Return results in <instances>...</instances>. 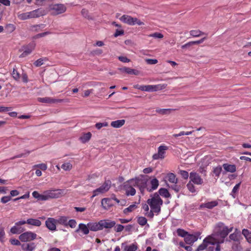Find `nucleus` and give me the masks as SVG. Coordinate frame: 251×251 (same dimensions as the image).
I'll list each match as a JSON object with an SVG mask.
<instances>
[{
    "mask_svg": "<svg viewBox=\"0 0 251 251\" xmlns=\"http://www.w3.org/2000/svg\"><path fill=\"white\" fill-rule=\"evenodd\" d=\"M151 198L147 200L148 204L155 213L158 214L161 211V206L163 204V201L157 193H154L151 196Z\"/></svg>",
    "mask_w": 251,
    "mask_h": 251,
    "instance_id": "1",
    "label": "nucleus"
},
{
    "mask_svg": "<svg viewBox=\"0 0 251 251\" xmlns=\"http://www.w3.org/2000/svg\"><path fill=\"white\" fill-rule=\"evenodd\" d=\"M216 227L218 228L217 232L220 237L222 238V240L220 243H223L224 239L227 235L233 230V227L231 226L229 228L224 225L222 222H219L216 225Z\"/></svg>",
    "mask_w": 251,
    "mask_h": 251,
    "instance_id": "2",
    "label": "nucleus"
},
{
    "mask_svg": "<svg viewBox=\"0 0 251 251\" xmlns=\"http://www.w3.org/2000/svg\"><path fill=\"white\" fill-rule=\"evenodd\" d=\"M87 226L90 230L97 231L102 229L104 228H110V223L106 220H101L98 223H89Z\"/></svg>",
    "mask_w": 251,
    "mask_h": 251,
    "instance_id": "3",
    "label": "nucleus"
},
{
    "mask_svg": "<svg viewBox=\"0 0 251 251\" xmlns=\"http://www.w3.org/2000/svg\"><path fill=\"white\" fill-rule=\"evenodd\" d=\"M120 20L122 22L129 25H144V23L137 18L132 17L131 16L127 15H123L121 18H120Z\"/></svg>",
    "mask_w": 251,
    "mask_h": 251,
    "instance_id": "4",
    "label": "nucleus"
},
{
    "mask_svg": "<svg viewBox=\"0 0 251 251\" xmlns=\"http://www.w3.org/2000/svg\"><path fill=\"white\" fill-rule=\"evenodd\" d=\"M63 190L61 189L50 190L44 191L46 201L50 199H56L63 194Z\"/></svg>",
    "mask_w": 251,
    "mask_h": 251,
    "instance_id": "5",
    "label": "nucleus"
},
{
    "mask_svg": "<svg viewBox=\"0 0 251 251\" xmlns=\"http://www.w3.org/2000/svg\"><path fill=\"white\" fill-rule=\"evenodd\" d=\"M66 6L62 3L54 4L50 6L51 14L54 15L62 14L66 11Z\"/></svg>",
    "mask_w": 251,
    "mask_h": 251,
    "instance_id": "6",
    "label": "nucleus"
},
{
    "mask_svg": "<svg viewBox=\"0 0 251 251\" xmlns=\"http://www.w3.org/2000/svg\"><path fill=\"white\" fill-rule=\"evenodd\" d=\"M220 243H221L217 242L212 235H210V240L208 241L206 251H220Z\"/></svg>",
    "mask_w": 251,
    "mask_h": 251,
    "instance_id": "7",
    "label": "nucleus"
},
{
    "mask_svg": "<svg viewBox=\"0 0 251 251\" xmlns=\"http://www.w3.org/2000/svg\"><path fill=\"white\" fill-rule=\"evenodd\" d=\"M25 224V221L21 220L15 223L10 230V232L13 234H22L25 230L24 227L21 226L22 225Z\"/></svg>",
    "mask_w": 251,
    "mask_h": 251,
    "instance_id": "8",
    "label": "nucleus"
},
{
    "mask_svg": "<svg viewBox=\"0 0 251 251\" xmlns=\"http://www.w3.org/2000/svg\"><path fill=\"white\" fill-rule=\"evenodd\" d=\"M37 234L32 231H26L22 233L19 236L20 240L23 242H27L35 239Z\"/></svg>",
    "mask_w": 251,
    "mask_h": 251,
    "instance_id": "9",
    "label": "nucleus"
},
{
    "mask_svg": "<svg viewBox=\"0 0 251 251\" xmlns=\"http://www.w3.org/2000/svg\"><path fill=\"white\" fill-rule=\"evenodd\" d=\"M109 188L110 186H109L108 183L105 182L100 187L93 191V195L91 197V198H93L100 194H103L107 192L109 189Z\"/></svg>",
    "mask_w": 251,
    "mask_h": 251,
    "instance_id": "10",
    "label": "nucleus"
},
{
    "mask_svg": "<svg viewBox=\"0 0 251 251\" xmlns=\"http://www.w3.org/2000/svg\"><path fill=\"white\" fill-rule=\"evenodd\" d=\"M168 149V147L164 145L159 146L158 148V152L152 156V158L154 160L158 159H163L164 158L165 151Z\"/></svg>",
    "mask_w": 251,
    "mask_h": 251,
    "instance_id": "11",
    "label": "nucleus"
},
{
    "mask_svg": "<svg viewBox=\"0 0 251 251\" xmlns=\"http://www.w3.org/2000/svg\"><path fill=\"white\" fill-rule=\"evenodd\" d=\"M189 178L191 182H192L197 185H201L203 183V179L199 176V175L194 172L190 173Z\"/></svg>",
    "mask_w": 251,
    "mask_h": 251,
    "instance_id": "12",
    "label": "nucleus"
},
{
    "mask_svg": "<svg viewBox=\"0 0 251 251\" xmlns=\"http://www.w3.org/2000/svg\"><path fill=\"white\" fill-rule=\"evenodd\" d=\"M56 219L53 218H48L45 222L46 227L50 231H54L56 230Z\"/></svg>",
    "mask_w": 251,
    "mask_h": 251,
    "instance_id": "13",
    "label": "nucleus"
},
{
    "mask_svg": "<svg viewBox=\"0 0 251 251\" xmlns=\"http://www.w3.org/2000/svg\"><path fill=\"white\" fill-rule=\"evenodd\" d=\"M38 101L42 103H54L65 101L63 99H53L50 97L38 98Z\"/></svg>",
    "mask_w": 251,
    "mask_h": 251,
    "instance_id": "14",
    "label": "nucleus"
},
{
    "mask_svg": "<svg viewBox=\"0 0 251 251\" xmlns=\"http://www.w3.org/2000/svg\"><path fill=\"white\" fill-rule=\"evenodd\" d=\"M137 184V187L139 188L141 193L143 194L145 190H147V188L148 187V180L138 177Z\"/></svg>",
    "mask_w": 251,
    "mask_h": 251,
    "instance_id": "15",
    "label": "nucleus"
},
{
    "mask_svg": "<svg viewBox=\"0 0 251 251\" xmlns=\"http://www.w3.org/2000/svg\"><path fill=\"white\" fill-rule=\"evenodd\" d=\"M35 45L34 44H29L24 47L23 53L20 55V57H25L30 54L34 50Z\"/></svg>",
    "mask_w": 251,
    "mask_h": 251,
    "instance_id": "16",
    "label": "nucleus"
},
{
    "mask_svg": "<svg viewBox=\"0 0 251 251\" xmlns=\"http://www.w3.org/2000/svg\"><path fill=\"white\" fill-rule=\"evenodd\" d=\"M199 234L198 235H193V234H188L184 238L185 242L187 244H192L196 242L198 239V236Z\"/></svg>",
    "mask_w": 251,
    "mask_h": 251,
    "instance_id": "17",
    "label": "nucleus"
},
{
    "mask_svg": "<svg viewBox=\"0 0 251 251\" xmlns=\"http://www.w3.org/2000/svg\"><path fill=\"white\" fill-rule=\"evenodd\" d=\"M150 184L151 186H148L147 188V191L149 192H151L157 188L159 185V181L157 178H153L151 180Z\"/></svg>",
    "mask_w": 251,
    "mask_h": 251,
    "instance_id": "18",
    "label": "nucleus"
},
{
    "mask_svg": "<svg viewBox=\"0 0 251 251\" xmlns=\"http://www.w3.org/2000/svg\"><path fill=\"white\" fill-rule=\"evenodd\" d=\"M240 232H238V229L236 228L235 232L231 234L229 238L230 240L235 241L236 242L235 244L237 246L240 244Z\"/></svg>",
    "mask_w": 251,
    "mask_h": 251,
    "instance_id": "19",
    "label": "nucleus"
},
{
    "mask_svg": "<svg viewBox=\"0 0 251 251\" xmlns=\"http://www.w3.org/2000/svg\"><path fill=\"white\" fill-rule=\"evenodd\" d=\"M119 70L121 72H125L129 75H137L139 74V71L126 67L121 68L119 69Z\"/></svg>",
    "mask_w": 251,
    "mask_h": 251,
    "instance_id": "20",
    "label": "nucleus"
},
{
    "mask_svg": "<svg viewBox=\"0 0 251 251\" xmlns=\"http://www.w3.org/2000/svg\"><path fill=\"white\" fill-rule=\"evenodd\" d=\"M210 240V236L206 237L203 240L201 244L199 246L196 251H201L205 249H207L208 241Z\"/></svg>",
    "mask_w": 251,
    "mask_h": 251,
    "instance_id": "21",
    "label": "nucleus"
},
{
    "mask_svg": "<svg viewBox=\"0 0 251 251\" xmlns=\"http://www.w3.org/2000/svg\"><path fill=\"white\" fill-rule=\"evenodd\" d=\"M223 167L227 172L234 173L236 171V167L234 164L225 163L223 165Z\"/></svg>",
    "mask_w": 251,
    "mask_h": 251,
    "instance_id": "22",
    "label": "nucleus"
},
{
    "mask_svg": "<svg viewBox=\"0 0 251 251\" xmlns=\"http://www.w3.org/2000/svg\"><path fill=\"white\" fill-rule=\"evenodd\" d=\"M35 248L36 245L34 243L23 244L22 245V250L25 251H32Z\"/></svg>",
    "mask_w": 251,
    "mask_h": 251,
    "instance_id": "23",
    "label": "nucleus"
},
{
    "mask_svg": "<svg viewBox=\"0 0 251 251\" xmlns=\"http://www.w3.org/2000/svg\"><path fill=\"white\" fill-rule=\"evenodd\" d=\"M81 231L85 235L88 234L89 232V228L88 226L84 224H80L78 225V228L75 230L76 232Z\"/></svg>",
    "mask_w": 251,
    "mask_h": 251,
    "instance_id": "24",
    "label": "nucleus"
},
{
    "mask_svg": "<svg viewBox=\"0 0 251 251\" xmlns=\"http://www.w3.org/2000/svg\"><path fill=\"white\" fill-rule=\"evenodd\" d=\"M25 224L35 226H40L42 224L41 222L39 220L32 218L28 219L25 221Z\"/></svg>",
    "mask_w": 251,
    "mask_h": 251,
    "instance_id": "25",
    "label": "nucleus"
},
{
    "mask_svg": "<svg viewBox=\"0 0 251 251\" xmlns=\"http://www.w3.org/2000/svg\"><path fill=\"white\" fill-rule=\"evenodd\" d=\"M218 203L216 201H213L209 202H207L204 203H202L201 205V207H204L208 209H212L213 207L216 206Z\"/></svg>",
    "mask_w": 251,
    "mask_h": 251,
    "instance_id": "26",
    "label": "nucleus"
},
{
    "mask_svg": "<svg viewBox=\"0 0 251 251\" xmlns=\"http://www.w3.org/2000/svg\"><path fill=\"white\" fill-rule=\"evenodd\" d=\"M124 189L126 191V194L127 196H134L136 194V190L134 188L124 185Z\"/></svg>",
    "mask_w": 251,
    "mask_h": 251,
    "instance_id": "27",
    "label": "nucleus"
},
{
    "mask_svg": "<svg viewBox=\"0 0 251 251\" xmlns=\"http://www.w3.org/2000/svg\"><path fill=\"white\" fill-rule=\"evenodd\" d=\"M92 134L89 132L86 133H84L81 136L79 137V140L82 143H85L88 142L91 139Z\"/></svg>",
    "mask_w": 251,
    "mask_h": 251,
    "instance_id": "28",
    "label": "nucleus"
},
{
    "mask_svg": "<svg viewBox=\"0 0 251 251\" xmlns=\"http://www.w3.org/2000/svg\"><path fill=\"white\" fill-rule=\"evenodd\" d=\"M125 124V120H118L111 123V126L115 128H120Z\"/></svg>",
    "mask_w": 251,
    "mask_h": 251,
    "instance_id": "29",
    "label": "nucleus"
},
{
    "mask_svg": "<svg viewBox=\"0 0 251 251\" xmlns=\"http://www.w3.org/2000/svg\"><path fill=\"white\" fill-rule=\"evenodd\" d=\"M112 25H115L116 26L119 27V28H117L116 30V31L113 35L115 37H117L119 36L124 35V30L122 28H121V26L120 25L117 24L116 22H114L112 23Z\"/></svg>",
    "mask_w": 251,
    "mask_h": 251,
    "instance_id": "30",
    "label": "nucleus"
},
{
    "mask_svg": "<svg viewBox=\"0 0 251 251\" xmlns=\"http://www.w3.org/2000/svg\"><path fill=\"white\" fill-rule=\"evenodd\" d=\"M32 196L33 197L37 199L38 201H45L46 198H45V195L44 192L43 194H39L37 191H33L32 192Z\"/></svg>",
    "mask_w": 251,
    "mask_h": 251,
    "instance_id": "31",
    "label": "nucleus"
},
{
    "mask_svg": "<svg viewBox=\"0 0 251 251\" xmlns=\"http://www.w3.org/2000/svg\"><path fill=\"white\" fill-rule=\"evenodd\" d=\"M138 177H136L135 178L130 179L125 183V185H128V186H130L131 187H137L138 184Z\"/></svg>",
    "mask_w": 251,
    "mask_h": 251,
    "instance_id": "32",
    "label": "nucleus"
},
{
    "mask_svg": "<svg viewBox=\"0 0 251 251\" xmlns=\"http://www.w3.org/2000/svg\"><path fill=\"white\" fill-rule=\"evenodd\" d=\"M101 204L103 209L108 210L110 208V199L109 198L102 199Z\"/></svg>",
    "mask_w": 251,
    "mask_h": 251,
    "instance_id": "33",
    "label": "nucleus"
},
{
    "mask_svg": "<svg viewBox=\"0 0 251 251\" xmlns=\"http://www.w3.org/2000/svg\"><path fill=\"white\" fill-rule=\"evenodd\" d=\"M190 34L194 37H198L202 35H205L206 36L207 35V33L202 32L200 30H192L190 31Z\"/></svg>",
    "mask_w": 251,
    "mask_h": 251,
    "instance_id": "34",
    "label": "nucleus"
},
{
    "mask_svg": "<svg viewBox=\"0 0 251 251\" xmlns=\"http://www.w3.org/2000/svg\"><path fill=\"white\" fill-rule=\"evenodd\" d=\"M57 224L63 225L65 226H68V218L66 216H61L56 219Z\"/></svg>",
    "mask_w": 251,
    "mask_h": 251,
    "instance_id": "35",
    "label": "nucleus"
},
{
    "mask_svg": "<svg viewBox=\"0 0 251 251\" xmlns=\"http://www.w3.org/2000/svg\"><path fill=\"white\" fill-rule=\"evenodd\" d=\"M157 193L159 194V196L161 195V196H162L165 198H168L170 197V196H171L168 190L167 189L164 188H160L159 190Z\"/></svg>",
    "mask_w": 251,
    "mask_h": 251,
    "instance_id": "36",
    "label": "nucleus"
},
{
    "mask_svg": "<svg viewBox=\"0 0 251 251\" xmlns=\"http://www.w3.org/2000/svg\"><path fill=\"white\" fill-rule=\"evenodd\" d=\"M30 13L32 18L39 17L44 15V11L40 9L30 11Z\"/></svg>",
    "mask_w": 251,
    "mask_h": 251,
    "instance_id": "37",
    "label": "nucleus"
},
{
    "mask_svg": "<svg viewBox=\"0 0 251 251\" xmlns=\"http://www.w3.org/2000/svg\"><path fill=\"white\" fill-rule=\"evenodd\" d=\"M137 208V203L135 202L133 204H131L128 207L125 208L123 212L124 214L127 215L128 213L132 212L134 210Z\"/></svg>",
    "mask_w": 251,
    "mask_h": 251,
    "instance_id": "38",
    "label": "nucleus"
},
{
    "mask_svg": "<svg viewBox=\"0 0 251 251\" xmlns=\"http://www.w3.org/2000/svg\"><path fill=\"white\" fill-rule=\"evenodd\" d=\"M242 234L246 238L247 241L251 244V231L247 229H243L242 230Z\"/></svg>",
    "mask_w": 251,
    "mask_h": 251,
    "instance_id": "39",
    "label": "nucleus"
},
{
    "mask_svg": "<svg viewBox=\"0 0 251 251\" xmlns=\"http://www.w3.org/2000/svg\"><path fill=\"white\" fill-rule=\"evenodd\" d=\"M138 249V245L136 243L126 246L124 248V251H136Z\"/></svg>",
    "mask_w": 251,
    "mask_h": 251,
    "instance_id": "40",
    "label": "nucleus"
},
{
    "mask_svg": "<svg viewBox=\"0 0 251 251\" xmlns=\"http://www.w3.org/2000/svg\"><path fill=\"white\" fill-rule=\"evenodd\" d=\"M18 17L19 19L21 20H25L28 19L32 18L30 12L19 14Z\"/></svg>",
    "mask_w": 251,
    "mask_h": 251,
    "instance_id": "41",
    "label": "nucleus"
},
{
    "mask_svg": "<svg viewBox=\"0 0 251 251\" xmlns=\"http://www.w3.org/2000/svg\"><path fill=\"white\" fill-rule=\"evenodd\" d=\"M167 178L170 182L176 183L177 182V179L176 178V175L173 173H169L167 175Z\"/></svg>",
    "mask_w": 251,
    "mask_h": 251,
    "instance_id": "42",
    "label": "nucleus"
},
{
    "mask_svg": "<svg viewBox=\"0 0 251 251\" xmlns=\"http://www.w3.org/2000/svg\"><path fill=\"white\" fill-rule=\"evenodd\" d=\"M153 85V90L152 92H155L159 90H161L165 89L167 85L165 84H159L157 85Z\"/></svg>",
    "mask_w": 251,
    "mask_h": 251,
    "instance_id": "43",
    "label": "nucleus"
},
{
    "mask_svg": "<svg viewBox=\"0 0 251 251\" xmlns=\"http://www.w3.org/2000/svg\"><path fill=\"white\" fill-rule=\"evenodd\" d=\"M44 27L45 25L44 24L36 25L31 26V29L32 31H38L40 29Z\"/></svg>",
    "mask_w": 251,
    "mask_h": 251,
    "instance_id": "44",
    "label": "nucleus"
},
{
    "mask_svg": "<svg viewBox=\"0 0 251 251\" xmlns=\"http://www.w3.org/2000/svg\"><path fill=\"white\" fill-rule=\"evenodd\" d=\"M5 29L8 33H12L15 29V26L13 24H7L5 26Z\"/></svg>",
    "mask_w": 251,
    "mask_h": 251,
    "instance_id": "45",
    "label": "nucleus"
},
{
    "mask_svg": "<svg viewBox=\"0 0 251 251\" xmlns=\"http://www.w3.org/2000/svg\"><path fill=\"white\" fill-rule=\"evenodd\" d=\"M12 76L14 78V79L16 80H18L20 77V74L18 72L17 69L15 68H13L12 73Z\"/></svg>",
    "mask_w": 251,
    "mask_h": 251,
    "instance_id": "46",
    "label": "nucleus"
},
{
    "mask_svg": "<svg viewBox=\"0 0 251 251\" xmlns=\"http://www.w3.org/2000/svg\"><path fill=\"white\" fill-rule=\"evenodd\" d=\"M137 222L140 225L144 226L147 224V220L144 217H139L138 218Z\"/></svg>",
    "mask_w": 251,
    "mask_h": 251,
    "instance_id": "47",
    "label": "nucleus"
},
{
    "mask_svg": "<svg viewBox=\"0 0 251 251\" xmlns=\"http://www.w3.org/2000/svg\"><path fill=\"white\" fill-rule=\"evenodd\" d=\"M222 168L221 166H219L216 168H214L213 171V173L215 174V175L219 177L220 176V175L222 172Z\"/></svg>",
    "mask_w": 251,
    "mask_h": 251,
    "instance_id": "48",
    "label": "nucleus"
},
{
    "mask_svg": "<svg viewBox=\"0 0 251 251\" xmlns=\"http://www.w3.org/2000/svg\"><path fill=\"white\" fill-rule=\"evenodd\" d=\"M30 152H31L30 151H26L25 152L22 153H20V154H19L18 155L14 156L12 157L11 159H14L17 158H21V157H26L28 154H29Z\"/></svg>",
    "mask_w": 251,
    "mask_h": 251,
    "instance_id": "49",
    "label": "nucleus"
},
{
    "mask_svg": "<svg viewBox=\"0 0 251 251\" xmlns=\"http://www.w3.org/2000/svg\"><path fill=\"white\" fill-rule=\"evenodd\" d=\"M108 126V122H103V123H98L96 124L95 126L98 129H100L103 127H106Z\"/></svg>",
    "mask_w": 251,
    "mask_h": 251,
    "instance_id": "50",
    "label": "nucleus"
},
{
    "mask_svg": "<svg viewBox=\"0 0 251 251\" xmlns=\"http://www.w3.org/2000/svg\"><path fill=\"white\" fill-rule=\"evenodd\" d=\"M170 109H157L156 110V112L162 115H165L169 114L170 113Z\"/></svg>",
    "mask_w": 251,
    "mask_h": 251,
    "instance_id": "51",
    "label": "nucleus"
},
{
    "mask_svg": "<svg viewBox=\"0 0 251 251\" xmlns=\"http://www.w3.org/2000/svg\"><path fill=\"white\" fill-rule=\"evenodd\" d=\"M72 168V165L70 163H64L61 165V168L65 171H70Z\"/></svg>",
    "mask_w": 251,
    "mask_h": 251,
    "instance_id": "52",
    "label": "nucleus"
},
{
    "mask_svg": "<svg viewBox=\"0 0 251 251\" xmlns=\"http://www.w3.org/2000/svg\"><path fill=\"white\" fill-rule=\"evenodd\" d=\"M186 186L189 191L191 193H195L196 192L195 187L194 186L193 184L191 183V181H189L187 183Z\"/></svg>",
    "mask_w": 251,
    "mask_h": 251,
    "instance_id": "53",
    "label": "nucleus"
},
{
    "mask_svg": "<svg viewBox=\"0 0 251 251\" xmlns=\"http://www.w3.org/2000/svg\"><path fill=\"white\" fill-rule=\"evenodd\" d=\"M177 235L179 236L182 237H185L187 235L188 233L185 231L184 230L182 229H178L177 230Z\"/></svg>",
    "mask_w": 251,
    "mask_h": 251,
    "instance_id": "54",
    "label": "nucleus"
},
{
    "mask_svg": "<svg viewBox=\"0 0 251 251\" xmlns=\"http://www.w3.org/2000/svg\"><path fill=\"white\" fill-rule=\"evenodd\" d=\"M33 168H39L40 170L45 171L47 169V165L46 164L41 163L34 165Z\"/></svg>",
    "mask_w": 251,
    "mask_h": 251,
    "instance_id": "55",
    "label": "nucleus"
},
{
    "mask_svg": "<svg viewBox=\"0 0 251 251\" xmlns=\"http://www.w3.org/2000/svg\"><path fill=\"white\" fill-rule=\"evenodd\" d=\"M179 174L181 175V177L185 179H188L189 177L188 172L184 170H180Z\"/></svg>",
    "mask_w": 251,
    "mask_h": 251,
    "instance_id": "56",
    "label": "nucleus"
},
{
    "mask_svg": "<svg viewBox=\"0 0 251 251\" xmlns=\"http://www.w3.org/2000/svg\"><path fill=\"white\" fill-rule=\"evenodd\" d=\"M76 222L75 220L72 219L68 221V226H69L71 228H74L76 226Z\"/></svg>",
    "mask_w": 251,
    "mask_h": 251,
    "instance_id": "57",
    "label": "nucleus"
},
{
    "mask_svg": "<svg viewBox=\"0 0 251 251\" xmlns=\"http://www.w3.org/2000/svg\"><path fill=\"white\" fill-rule=\"evenodd\" d=\"M150 37H152L155 38H162L163 37V35L159 32H155L153 34H150L149 35Z\"/></svg>",
    "mask_w": 251,
    "mask_h": 251,
    "instance_id": "58",
    "label": "nucleus"
},
{
    "mask_svg": "<svg viewBox=\"0 0 251 251\" xmlns=\"http://www.w3.org/2000/svg\"><path fill=\"white\" fill-rule=\"evenodd\" d=\"M11 200V198L10 196H4L1 198L0 201L3 203H6L9 201Z\"/></svg>",
    "mask_w": 251,
    "mask_h": 251,
    "instance_id": "59",
    "label": "nucleus"
},
{
    "mask_svg": "<svg viewBox=\"0 0 251 251\" xmlns=\"http://www.w3.org/2000/svg\"><path fill=\"white\" fill-rule=\"evenodd\" d=\"M170 187L176 193L178 192L181 188L180 186L176 185V183H174Z\"/></svg>",
    "mask_w": 251,
    "mask_h": 251,
    "instance_id": "60",
    "label": "nucleus"
},
{
    "mask_svg": "<svg viewBox=\"0 0 251 251\" xmlns=\"http://www.w3.org/2000/svg\"><path fill=\"white\" fill-rule=\"evenodd\" d=\"M146 62L148 64L153 65L156 64L158 61L155 59H146Z\"/></svg>",
    "mask_w": 251,
    "mask_h": 251,
    "instance_id": "61",
    "label": "nucleus"
},
{
    "mask_svg": "<svg viewBox=\"0 0 251 251\" xmlns=\"http://www.w3.org/2000/svg\"><path fill=\"white\" fill-rule=\"evenodd\" d=\"M44 63V60L42 58H39L35 61L34 64L36 67H39Z\"/></svg>",
    "mask_w": 251,
    "mask_h": 251,
    "instance_id": "62",
    "label": "nucleus"
},
{
    "mask_svg": "<svg viewBox=\"0 0 251 251\" xmlns=\"http://www.w3.org/2000/svg\"><path fill=\"white\" fill-rule=\"evenodd\" d=\"M10 243L13 245L20 246L21 245L20 242L16 239H11L10 240Z\"/></svg>",
    "mask_w": 251,
    "mask_h": 251,
    "instance_id": "63",
    "label": "nucleus"
},
{
    "mask_svg": "<svg viewBox=\"0 0 251 251\" xmlns=\"http://www.w3.org/2000/svg\"><path fill=\"white\" fill-rule=\"evenodd\" d=\"M118 59L120 61L124 63H127L130 62V59L127 58L126 56H120L118 57Z\"/></svg>",
    "mask_w": 251,
    "mask_h": 251,
    "instance_id": "64",
    "label": "nucleus"
}]
</instances>
